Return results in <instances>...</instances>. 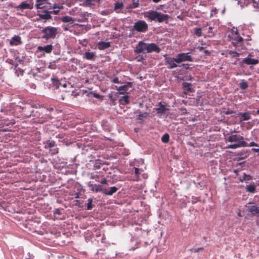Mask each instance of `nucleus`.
Masks as SVG:
<instances>
[{"label": "nucleus", "instance_id": "49530a36", "mask_svg": "<svg viewBox=\"0 0 259 259\" xmlns=\"http://www.w3.org/2000/svg\"><path fill=\"white\" fill-rule=\"evenodd\" d=\"M88 186L90 188V189L93 188H95V185L93 184L91 182H89L88 183Z\"/></svg>", "mask_w": 259, "mask_h": 259}, {"label": "nucleus", "instance_id": "7ed1b4c3", "mask_svg": "<svg viewBox=\"0 0 259 259\" xmlns=\"http://www.w3.org/2000/svg\"><path fill=\"white\" fill-rule=\"evenodd\" d=\"M133 28L139 32H145L148 29V26L145 21L138 20L135 23Z\"/></svg>", "mask_w": 259, "mask_h": 259}, {"label": "nucleus", "instance_id": "69168bd1", "mask_svg": "<svg viewBox=\"0 0 259 259\" xmlns=\"http://www.w3.org/2000/svg\"><path fill=\"white\" fill-rule=\"evenodd\" d=\"M185 65H188V64H183L182 65H180L179 66H180V67H181V66H185Z\"/></svg>", "mask_w": 259, "mask_h": 259}, {"label": "nucleus", "instance_id": "0e129e2a", "mask_svg": "<svg viewBox=\"0 0 259 259\" xmlns=\"http://www.w3.org/2000/svg\"><path fill=\"white\" fill-rule=\"evenodd\" d=\"M203 49V47H202L199 48V50L200 51H202Z\"/></svg>", "mask_w": 259, "mask_h": 259}, {"label": "nucleus", "instance_id": "412c9836", "mask_svg": "<svg viewBox=\"0 0 259 259\" xmlns=\"http://www.w3.org/2000/svg\"><path fill=\"white\" fill-rule=\"evenodd\" d=\"M130 86L132 87V83L131 82H127L126 84H125L122 86H120L119 87H116L117 90H118L119 92H120L119 94H123L127 90V88Z\"/></svg>", "mask_w": 259, "mask_h": 259}, {"label": "nucleus", "instance_id": "e433bc0d", "mask_svg": "<svg viewBox=\"0 0 259 259\" xmlns=\"http://www.w3.org/2000/svg\"><path fill=\"white\" fill-rule=\"evenodd\" d=\"M148 113L147 112H144L142 114H140L138 115L137 119L139 120H143V118H146L148 117Z\"/></svg>", "mask_w": 259, "mask_h": 259}, {"label": "nucleus", "instance_id": "ddd939ff", "mask_svg": "<svg viewBox=\"0 0 259 259\" xmlns=\"http://www.w3.org/2000/svg\"><path fill=\"white\" fill-rule=\"evenodd\" d=\"M83 58L88 60L94 61L96 57V53L94 52H85L83 54Z\"/></svg>", "mask_w": 259, "mask_h": 259}, {"label": "nucleus", "instance_id": "f257e3e1", "mask_svg": "<svg viewBox=\"0 0 259 259\" xmlns=\"http://www.w3.org/2000/svg\"><path fill=\"white\" fill-rule=\"evenodd\" d=\"M228 141L233 143L227 146L228 148L236 149L240 147H246L248 146V144L244 141L243 137L237 134H233L231 133V135L228 137Z\"/></svg>", "mask_w": 259, "mask_h": 259}, {"label": "nucleus", "instance_id": "39448f33", "mask_svg": "<svg viewBox=\"0 0 259 259\" xmlns=\"http://www.w3.org/2000/svg\"><path fill=\"white\" fill-rule=\"evenodd\" d=\"M190 53H180L178 54L177 56V63H180L184 61H190L192 62L193 61V58L192 57L189 55Z\"/></svg>", "mask_w": 259, "mask_h": 259}, {"label": "nucleus", "instance_id": "4c0bfd02", "mask_svg": "<svg viewBox=\"0 0 259 259\" xmlns=\"http://www.w3.org/2000/svg\"><path fill=\"white\" fill-rule=\"evenodd\" d=\"M228 54L230 55L232 57H238L239 56L240 54L238 53L236 51H229L228 52Z\"/></svg>", "mask_w": 259, "mask_h": 259}, {"label": "nucleus", "instance_id": "bf43d9fd", "mask_svg": "<svg viewBox=\"0 0 259 259\" xmlns=\"http://www.w3.org/2000/svg\"><path fill=\"white\" fill-rule=\"evenodd\" d=\"M161 0H152V1L154 2V3H158Z\"/></svg>", "mask_w": 259, "mask_h": 259}, {"label": "nucleus", "instance_id": "338daca9", "mask_svg": "<svg viewBox=\"0 0 259 259\" xmlns=\"http://www.w3.org/2000/svg\"><path fill=\"white\" fill-rule=\"evenodd\" d=\"M64 30H65V31H67L68 30V28L66 27H65L63 28Z\"/></svg>", "mask_w": 259, "mask_h": 259}, {"label": "nucleus", "instance_id": "052dcab7", "mask_svg": "<svg viewBox=\"0 0 259 259\" xmlns=\"http://www.w3.org/2000/svg\"><path fill=\"white\" fill-rule=\"evenodd\" d=\"M204 53H205L206 54H210V52H209L208 50H205V51H204Z\"/></svg>", "mask_w": 259, "mask_h": 259}, {"label": "nucleus", "instance_id": "4be33fe9", "mask_svg": "<svg viewBox=\"0 0 259 259\" xmlns=\"http://www.w3.org/2000/svg\"><path fill=\"white\" fill-rule=\"evenodd\" d=\"M169 18V16L167 14H163L158 13V16L157 18V20L158 22H162L165 21H167Z\"/></svg>", "mask_w": 259, "mask_h": 259}, {"label": "nucleus", "instance_id": "f704fd0d", "mask_svg": "<svg viewBox=\"0 0 259 259\" xmlns=\"http://www.w3.org/2000/svg\"><path fill=\"white\" fill-rule=\"evenodd\" d=\"M133 3L131 5L129 6L128 8L130 9H135L137 8L139 6V1L135 2V0H132Z\"/></svg>", "mask_w": 259, "mask_h": 259}, {"label": "nucleus", "instance_id": "bb28decb", "mask_svg": "<svg viewBox=\"0 0 259 259\" xmlns=\"http://www.w3.org/2000/svg\"><path fill=\"white\" fill-rule=\"evenodd\" d=\"M117 190L118 189L117 187L115 186L111 187L109 191H107V189H106V192L104 194L105 195H112L117 191Z\"/></svg>", "mask_w": 259, "mask_h": 259}, {"label": "nucleus", "instance_id": "3c124183", "mask_svg": "<svg viewBox=\"0 0 259 259\" xmlns=\"http://www.w3.org/2000/svg\"><path fill=\"white\" fill-rule=\"evenodd\" d=\"M94 167L96 168H100V166L99 163L98 162H96L94 165Z\"/></svg>", "mask_w": 259, "mask_h": 259}, {"label": "nucleus", "instance_id": "c85d7f7f", "mask_svg": "<svg viewBox=\"0 0 259 259\" xmlns=\"http://www.w3.org/2000/svg\"><path fill=\"white\" fill-rule=\"evenodd\" d=\"M60 20L64 23H73V19L70 16H66L60 18Z\"/></svg>", "mask_w": 259, "mask_h": 259}, {"label": "nucleus", "instance_id": "9d476101", "mask_svg": "<svg viewBox=\"0 0 259 259\" xmlns=\"http://www.w3.org/2000/svg\"><path fill=\"white\" fill-rule=\"evenodd\" d=\"M90 179L95 180L97 182H100L102 184H107V180L103 176H101L96 174H91Z\"/></svg>", "mask_w": 259, "mask_h": 259}, {"label": "nucleus", "instance_id": "7c9ffc66", "mask_svg": "<svg viewBox=\"0 0 259 259\" xmlns=\"http://www.w3.org/2000/svg\"><path fill=\"white\" fill-rule=\"evenodd\" d=\"M214 27H212V26H209L208 27V36L210 37H213L215 33H216V30H214V31H213V30L214 29Z\"/></svg>", "mask_w": 259, "mask_h": 259}, {"label": "nucleus", "instance_id": "ea45409f", "mask_svg": "<svg viewBox=\"0 0 259 259\" xmlns=\"http://www.w3.org/2000/svg\"><path fill=\"white\" fill-rule=\"evenodd\" d=\"M195 34L198 37H200L201 35L202 30L200 28H197L195 29Z\"/></svg>", "mask_w": 259, "mask_h": 259}, {"label": "nucleus", "instance_id": "2eb2a0df", "mask_svg": "<svg viewBox=\"0 0 259 259\" xmlns=\"http://www.w3.org/2000/svg\"><path fill=\"white\" fill-rule=\"evenodd\" d=\"M33 8V5H30L26 3V1L23 2L20 5L16 7L17 10H24V9H32Z\"/></svg>", "mask_w": 259, "mask_h": 259}, {"label": "nucleus", "instance_id": "4d7b16f0", "mask_svg": "<svg viewBox=\"0 0 259 259\" xmlns=\"http://www.w3.org/2000/svg\"><path fill=\"white\" fill-rule=\"evenodd\" d=\"M214 12V13H217L218 12V10L216 9V8H214V9H213L212 11H211V12Z\"/></svg>", "mask_w": 259, "mask_h": 259}, {"label": "nucleus", "instance_id": "6e6552de", "mask_svg": "<svg viewBox=\"0 0 259 259\" xmlns=\"http://www.w3.org/2000/svg\"><path fill=\"white\" fill-rule=\"evenodd\" d=\"M46 149H50V152L54 155L58 153V149L56 147L55 142L54 141L48 140L45 145Z\"/></svg>", "mask_w": 259, "mask_h": 259}, {"label": "nucleus", "instance_id": "393cba45", "mask_svg": "<svg viewBox=\"0 0 259 259\" xmlns=\"http://www.w3.org/2000/svg\"><path fill=\"white\" fill-rule=\"evenodd\" d=\"M123 8V3L117 2L114 4V11H115L116 13H119Z\"/></svg>", "mask_w": 259, "mask_h": 259}, {"label": "nucleus", "instance_id": "1a4fd4ad", "mask_svg": "<svg viewBox=\"0 0 259 259\" xmlns=\"http://www.w3.org/2000/svg\"><path fill=\"white\" fill-rule=\"evenodd\" d=\"M147 44L143 41H140L136 45L134 49V52L137 54L143 53L145 50L147 51Z\"/></svg>", "mask_w": 259, "mask_h": 259}, {"label": "nucleus", "instance_id": "9b49d317", "mask_svg": "<svg viewBox=\"0 0 259 259\" xmlns=\"http://www.w3.org/2000/svg\"><path fill=\"white\" fill-rule=\"evenodd\" d=\"M161 51V49L159 47L154 43L147 44V52L148 53L152 52L156 53H159Z\"/></svg>", "mask_w": 259, "mask_h": 259}, {"label": "nucleus", "instance_id": "5fc2aeb1", "mask_svg": "<svg viewBox=\"0 0 259 259\" xmlns=\"http://www.w3.org/2000/svg\"><path fill=\"white\" fill-rule=\"evenodd\" d=\"M135 172L136 174H139V168H137V167L135 168Z\"/></svg>", "mask_w": 259, "mask_h": 259}, {"label": "nucleus", "instance_id": "58836bf2", "mask_svg": "<svg viewBox=\"0 0 259 259\" xmlns=\"http://www.w3.org/2000/svg\"><path fill=\"white\" fill-rule=\"evenodd\" d=\"M113 11L110 10H105L100 12V14L104 16H107L110 14Z\"/></svg>", "mask_w": 259, "mask_h": 259}, {"label": "nucleus", "instance_id": "72a5a7b5", "mask_svg": "<svg viewBox=\"0 0 259 259\" xmlns=\"http://www.w3.org/2000/svg\"><path fill=\"white\" fill-rule=\"evenodd\" d=\"M183 87L185 90L187 91H191L190 85L191 83L188 82H183L182 84Z\"/></svg>", "mask_w": 259, "mask_h": 259}, {"label": "nucleus", "instance_id": "e2e57ef3", "mask_svg": "<svg viewBox=\"0 0 259 259\" xmlns=\"http://www.w3.org/2000/svg\"><path fill=\"white\" fill-rule=\"evenodd\" d=\"M225 8H224L223 9V10H222V13L223 14H224L225 13Z\"/></svg>", "mask_w": 259, "mask_h": 259}, {"label": "nucleus", "instance_id": "8fccbe9b", "mask_svg": "<svg viewBox=\"0 0 259 259\" xmlns=\"http://www.w3.org/2000/svg\"><path fill=\"white\" fill-rule=\"evenodd\" d=\"M112 82L114 83H119V81L118 77H115L114 78H113Z\"/></svg>", "mask_w": 259, "mask_h": 259}, {"label": "nucleus", "instance_id": "774afa93", "mask_svg": "<svg viewBox=\"0 0 259 259\" xmlns=\"http://www.w3.org/2000/svg\"><path fill=\"white\" fill-rule=\"evenodd\" d=\"M256 114H259V109L256 111Z\"/></svg>", "mask_w": 259, "mask_h": 259}, {"label": "nucleus", "instance_id": "f8f14e48", "mask_svg": "<svg viewBox=\"0 0 259 259\" xmlns=\"http://www.w3.org/2000/svg\"><path fill=\"white\" fill-rule=\"evenodd\" d=\"M158 16V12L155 11H149L146 12V17H147L151 21L157 20Z\"/></svg>", "mask_w": 259, "mask_h": 259}, {"label": "nucleus", "instance_id": "a19ab883", "mask_svg": "<svg viewBox=\"0 0 259 259\" xmlns=\"http://www.w3.org/2000/svg\"><path fill=\"white\" fill-rule=\"evenodd\" d=\"M52 8L53 9H58L60 10L63 9V6L62 5L55 4L53 5Z\"/></svg>", "mask_w": 259, "mask_h": 259}, {"label": "nucleus", "instance_id": "423d86ee", "mask_svg": "<svg viewBox=\"0 0 259 259\" xmlns=\"http://www.w3.org/2000/svg\"><path fill=\"white\" fill-rule=\"evenodd\" d=\"M158 106L157 108H155L154 109L156 111L157 115L159 117L169 110L168 108H167V105L165 103L160 102L158 104Z\"/></svg>", "mask_w": 259, "mask_h": 259}, {"label": "nucleus", "instance_id": "603ef678", "mask_svg": "<svg viewBox=\"0 0 259 259\" xmlns=\"http://www.w3.org/2000/svg\"><path fill=\"white\" fill-rule=\"evenodd\" d=\"M233 113H234V112L232 110H228V111H226L225 113L226 115H229V114H231Z\"/></svg>", "mask_w": 259, "mask_h": 259}, {"label": "nucleus", "instance_id": "37998d69", "mask_svg": "<svg viewBox=\"0 0 259 259\" xmlns=\"http://www.w3.org/2000/svg\"><path fill=\"white\" fill-rule=\"evenodd\" d=\"M252 146H256V147H259V146L254 142H250L249 144H248V146L247 147H252Z\"/></svg>", "mask_w": 259, "mask_h": 259}, {"label": "nucleus", "instance_id": "f03ea898", "mask_svg": "<svg viewBox=\"0 0 259 259\" xmlns=\"http://www.w3.org/2000/svg\"><path fill=\"white\" fill-rule=\"evenodd\" d=\"M41 32L43 33L42 38L48 40L51 38L56 37L58 33V28L52 26H47L41 30Z\"/></svg>", "mask_w": 259, "mask_h": 259}, {"label": "nucleus", "instance_id": "473e14b6", "mask_svg": "<svg viewBox=\"0 0 259 259\" xmlns=\"http://www.w3.org/2000/svg\"><path fill=\"white\" fill-rule=\"evenodd\" d=\"M161 141L164 143H167L169 141V135L167 133L164 134L162 138Z\"/></svg>", "mask_w": 259, "mask_h": 259}, {"label": "nucleus", "instance_id": "a211bd4d", "mask_svg": "<svg viewBox=\"0 0 259 259\" xmlns=\"http://www.w3.org/2000/svg\"><path fill=\"white\" fill-rule=\"evenodd\" d=\"M242 62L247 65H255L258 63V60L247 57L242 60Z\"/></svg>", "mask_w": 259, "mask_h": 259}, {"label": "nucleus", "instance_id": "aec40b11", "mask_svg": "<svg viewBox=\"0 0 259 259\" xmlns=\"http://www.w3.org/2000/svg\"><path fill=\"white\" fill-rule=\"evenodd\" d=\"M110 42L100 41L98 44V48L99 50H104L110 47Z\"/></svg>", "mask_w": 259, "mask_h": 259}, {"label": "nucleus", "instance_id": "2f4dec72", "mask_svg": "<svg viewBox=\"0 0 259 259\" xmlns=\"http://www.w3.org/2000/svg\"><path fill=\"white\" fill-rule=\"evenodd\" d=\"M239 87L241 89L244 90L248 88V85L246 81H245V80H242L241 81V82L240 83Z\"/></svg>", "mask_w": 259, "mask_h": 259}, {"label": "nucleus", "instance_id": "79ce46f5", "mask_svg": "<svg viewBox=\"0 0 259 259\" xmlns=\"http://www.w3.org/2000/svg\"><path fill=\"white\" fill-rule=\"evenodd\" d=\"M60 12V10L58 9H54L53 11H50V13L51 14H55V15H58Z\"/></svg>", "mask_w": 259, "mask_h": 259}, {"label": "nucleus", "instance_id": "09e8293b", "mask_svg": "<svg viewBox=\"0 0 259 259\" xmlns=\"http://www.w3.org/2000/svg\"><path fill=\"white\" fill-rule=\"evenodd\" d=\"M143 60H144V57L142 56H139L138 57H137V61L138 62H141Z\"/></svg>", "mask_w": 259, "mask_h": 259}, {"label": "nucleus", "instance_id": "f3484780", "mask_svg": "<svg viewBox=\"0 0 259 259\" xmlns=\"http://www.w3.org/2000/svg\"><path fill=\"white\" fill-rule=\"evenodd\" d=\"M37 50L40 52L44 51L46 53H50L53 50V46L52 45H48L44 47L38 46Z\"/></svg>", "mask_w": 259, "mask_h": 259}, {"label": "nucleus", "instance_id": "c756f323", "mask_svg": "<svg viewBox=\"0 0 259 259\" xmlns=\"http://www.w3.org/2000/svg\"><path fill=\"white\" fill-rule=\"evenodd\" d=\"M246 190L248 192L254 193L255 192V186L254 185H247Z\"/></svg>", "mask_w": 259, "mask_h": 259}, {"label": "nucleus", "instance_id": "864d4df0", "mask_svg": "<svg viewBox=\"0 0 259 259\" xmlns=\"http://www.w3.org/2000/svg\"><path fill=\"white\" fill-rule=\"evenodd\" d=\"M252 150L255 152H259V148H252Z\"/></svg>", "mask_w": 259, "mask_h": 259}, {"label": "nucleus", "instance_id": "b1692460", "mask_svg": "<svg viewBox=\"0 0 259 259\" xmlns=\"http://www.w3.org/2000/svg\"><path fill=\"white\" fill-rule=\"evenodd\" d=\"M238 115L242 117L241 121L248 120L251 119V116L248 112L239 113Z\"/></svg>", "mask_w": 259, "mask_h": 259}, {"label": "nucleus", "instance_id": "a18cd8bd", "mask_svg": "<svg viewBox=\"0 0 259 259\" xmlns=\"http://www.w3.org/2000/svg\"><path fill=\"white\" fill-rule=\"evenodd\" d=\"M84 3L87 6H91L92 5V0H85Z\"/></svg>", "mask_w": 259, "mask_h": 259}, {"label": "nucleus", "instance_id": "20e7f679", "mask_svg": "<svg viewBox=\"0 0 259 259\" xmlns=\"http://www.w3.org/2000/svg\"><path fill=\"white\" fill-rule=\"evenodd\" d=\"M231 39L232 44L236 48L242 46V42L244 39L238 35L237 30H236L235 33L233 35Z\"/></svg>", "mask_w": 259, "mask_h": 259}, {"label": "nucleus", "instance_id": "dca6fc26", "mask_svg": "<svg viewBox=\"0 0 259 259\" xmlns=\"http://www.w3.org/2000/svg\"><path fill=\"white\" fill-rule=\"evenodd\" d=\"M21 44V38L19 35H14L10 41L11 46H17Z\"/></svg>", "mask_w": 259, "mask_h": 259}, {"label": "nucleus", "instance_id": "13d9d810", "mask_svg": "<svg viewBox=\"0 0 259 259\" xmlns=\"http://www.w3.org/2000/svg\"><path fill=\"white\" fill-rule=\"evenodd\" d=\"M9 6H10L11 7L15 8L16 7V6H14L13 4H9Z\"/></svg>", "mask_w": 259, "mask_h": 259}, {"label": "nucleus", "instance_id": "c03bdc74", "mask_svg": "<svg viewBox=\"0 0 259 259\" xmlns=\"http://www.w3.org/2000/svg\"><path fill=\"white\" fill-rule=\"evenodd\" d=\"M203 249V248L202 247H200V248H198L192 249L191 250H192V251L196 253V252H199L200 250H202Z\"/></svg>", "mask_w": 259, "mask_h": 259}, {"label": "nucleus", "instance_id": "4468645a", "mask_svg": "<svg viewBox=\"0 0 259 259\" xmlns=\"http://www.w3.org/2000/svg\"><path fill=\"white\" fill-rule=\"evenodd\" d=\"M247 211L251 213V214L259 216V206L255 205L247 206Z\"/></svg>", "mask_w": 259, "mask_h": 259}, {"label": "nucleus", "instance_id": "5701e85b", "mask_svg": "<svg viewBox=\"0 0 259 259\" xmlns=\"http://www.w3.org/2000/svg\"><path fill=\"white\" fill-rule=\"evenodd\" d=\"M45 14H38L39 17L41 19L45 20H49L52 18V16L51 15V13H50V11H44Z\"/></svg>", "mask_w": 259, "mask_h": 259}, {"label": "nucleus", "instance_id": "a878e982", "mask_svg": "<svg viewBox=\"0 0 259 259\" xmlns=\"http://www.w3.org/2000/svg\"><path fill=\"white\" fill-rule=\"evenodd\" d=\"M46 1L45 0H36L35 7L37 9H42L45 8L44 4Z\"/></svg>", "mask_w": 259, "mask_h": 259}, {"label": "nucleus", "instance_id": "6e6d98bb", "mask_svg": "<svg viewBox=\"0 0 259 259\" xmlns=\"http://www.w3.org/2000/svg\"><path fill=\"white\" fill-rule=\"evenodd\" d=\"M94 97L98 98L100 97V95L98 94H94Z\"/></svg>", "mask_w": 259, "mask_h": 259}, {"label": "nucleus", "instance_id": "c9c22d12", "mask_svg": "<svg viewBox=\"0 0 259 259\" xmlns=\"http://www.w3.org/2000/svg\"><path fill=\"white\" fill-rule=\"evenodd\" d=\"M92 202H93V198H90L88 200V203L87 206V210H91L92 209Z\"/></svg>", "mask_w": 259, "mask_h": 259}, {"label": "nucleus", "instance_id": "6ab92c4d", "mask_svg": "<svg viewBox=\"0 0 259 259\" xmlns=\"http://www.w3.org/2000/svg\"><path fill=\"white\" fill-rule=\"evenodd\" d=\"M95 188H91V191L96 193L101 192L103 194H105L106 192V188H104L103 186L100 185L95 184Z\"/></svg>", "mask_w": 259, "mask_h": 259}, {"label": "nucleus", "instance_id": "cd10ccee", "mask_svg": "<svg viewBox=\"0 0 259 259\" xmlns=\"http://www.w3.org/2000/svg\"><path fill=\"white\" fill-rule=\"evenodd\" d=\"M119 102L123 105H127L130 103L129 96L126 95L122 97L119 100Z\"/></svg>", "mask_w": 259, "mask_h": 259}, {"label": "nucleus", "instance_id": "0eeeda50", "mask_svg": "<svg viewBox=\"0 0 259 259\" xmlns=\"http://www.w3.org/2000/svg\"><path fill=\"white\" fill-rule=\"evenodd\" d=\"M177 58H171L167 56H165L164 61L165 65H168V68L173 69L178 66L177 64Z\"/></svg>", "mask_w": 259, "mask_h": 259}, {"label": "nucleus", "instance_id": "680f3d73", "mask_svg": "<svg viewBox=\"0 0 259 259\" xmlns=\"http://www.w3.org/2000/svg\"><path fill=\"white\" fill-rule=\"evenodd\" d=\"M12 122L8 121V122L5 123L4 124L6 125H9L10 123H11Z\"/></svg>", "mask_w": 259, "mask_h": 259}, {"label": "nucleus", "instance_id": "de8ad7c7", "mask_svg": "<svg viewBox=\"0 0 259 259\" xmlns=\"http://www.w3.org/2000/svg\"><path fill=\"white\" fill-rule=\"evenodd\" d=\"M54 214H61L60 210L59 208L56 209L54 210Z\"/></svg>", "mask_w": 259, "mask_h": 259}]
</instances>
